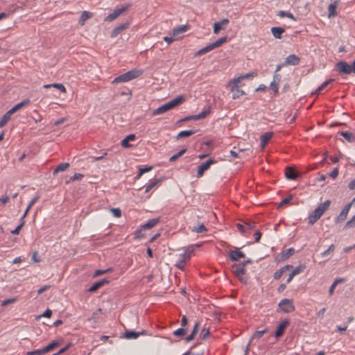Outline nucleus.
I'll return each instance as SVG.
<instances>
[{
  "label": "nucleus",
  "instance_id": "obj_1",
  "mask_svg": "<svg viewBox=\"0 0 355 355\" xmlns=\"http://www.w3.org/2000/svg\"><path fill=\"white\" fill-rule=\"evenodd\" d=\"M331 200H327L323 203L320 204L313 211L309 216V224L313 225L315 224L324 214V213L329 209L331 205Z\"/></svg>",
  "mask_w": 355,
  "mask_h": 355
},
{
  "label": "nucleus",
  "instance_id": "obj_2",
  "mask_svg": "<svg viewBox=\"0 0 355 355\" xmlns=\"http://www.w3.org/2000/svg\"><path fill=\"white\" fill-rule=\"evenodd\" d=\"M184 101V98L182 96H179L176 97L175 98L173 99L171 101H168V103L164 104L163 105L159 107L156 110H155L153 112V115H158L163 114L175 107L180 105Z\"/></svg>",
  "mask_w": 355,
  "mask_h": 355
},
{
  "label": "nucleus",
  "instance_id": "obj_3",
  "mask_svg": "<svg viewBox=\"0 0 355 355\" xmlns=\"http://www.w3.org/2000/svg\"><path fill=\"white\" fill-rule=\"evenodd\" d=\"M233 273L239 278L241 282L246 283L245 279L243 275L246 272L245 267L244 264L235 263L232 266Z\"/></svg>",
  "mask_w": 355,
  "mask_h": 355
},
{
  "label": "nucleus",
  "instance_id": "obj_4",
  "mask_svg": "<svg viewBox=\"0 0 355 355\" xmlns=\"http://www.w3.org/2000/svg\"><path fill=\"white\" fill-rule=\"evenodd\" d=\"M130 7V4H125L121 8L115 9L114 12L109 15H107L105 18V21H112L116 19L119 16H120L123 12L128 10V9Z\"/></svg>",
  "mask_w": 355,
  "mask_h": 355
},
{
  "label": "nucleus",
  "instance_id": "obj_5",
  "mask_svg": "<svg viewBox=\"0 0 355 355\" xmlns=\"http://www.w3.org/2000/svg\"><path fill=\"white\" fill-rule=\"evenodd\" d=\"M336 70L338 71L340 74H349L353 72L352 70V64L349 65L345 61H340L336 65Z\"/></svg>",
  "mask_w": 355,
  "mask_h": 355
},
{
  "label": "nucleus",
  "instance_id": "obj_6",
  "mask_svg": "<svg viewBox=\"0 0 355 355\" xmlns=\"http://www.w3.org/2000/svg\"><path fill=\"white\" fill-rule=\"evenodd\" d=\"M241 78H237L232 80V86L231 91L232 92V98L236 99L239 98L241 96L245 94V92L239 89V83L241 82Z\"/></svg>",
  "mask_w": 355,
  "mask_h": 355
},
{
  "label": "nucleus",
  "instance_id": "obj_7",
  "mask_svg": "<svg viewBox=\"0 0 355 355\" xmlns=\"http://www.w3.org/2000/svg\"><path fill=\"white\" fill-rule=\"evenodd\" d=\"M279 307L282 309L284 313H291L295 311V306L293 304L291 300L289 299H284L282 300L279 303Z\"/></svg>",
  "mask_w": 355,
  "mask_h": 355
},
{
  "label": "nucleus",
  "instance_id": "obj_8",
  "mask_svg": "<svg viewBox=\"0 0 355 355\" xmlns=\"http://www.w3.org/2000/svg\"><path fill=\"white\" fill-rule=\"evenodd\" d=\"M228 257L232 261H237L241 258L245 257V254L237 249L228 252Z\"/></svg>",
  "mask_w": 355,
  "mask_h": 355
},
{
  "label": "nucleus",
  "instance_id": "obj_9",
  "mask_svg": "<svg viewBox=\"0 0 355 355\" xmlns=\"http://www.w3.org/2000/svg\"><path fill=\"white\" fill-rule=\"evenodd\" d=\"M215 162H216L215 160H214L212 159H209L206 162H205L202 164H201L200 166H199L198 168L197 176L202 177L205 171H207L210 167V166Z\"/></svg>",
  "mask_w": 355,
  "mask_h": 355
},
{
  "label": "nucleus",
  "instance_id": "obj_10",
  "mask_svg": "<svg viewBox=\"0 0 355 355\" xmlns=\"http://www.w3.org/2000/svg\"><path fill=\"white\" fill-rule=\"evenodd\" d=\"M183 253L180 254L175 266L181 270H184L187 264V262L189 261L188 257H186Z\"/></svg>",
  "mask_w": 355,
  "mask_h": 355
},
{
  "label": "nucleus",
  "instance_id": "obj_11",
  "mask_svg": "<svg viewBox=\"0 0 355 355\" xmlns=\"http://www.w3.org/2000/svg\"><path fill=\"white\" fill-rule=\"evenodd\" d=\"M31 103V101L28 98L24 99L21 102L17 103L12 108L9 110L8 112L10 115L13 114L17 111L19 110L20 109L28 105Z\"/></svg>",
  "mask_w": 355,
  "mask_h": 355
},
{
  "label": "nucleus",
  "instance_id": "obj_12",
  "mask_svg": "<svg viewBox=\"0 0 355 355\" xmlns=\"http://www.w3.org/2000/svg\"><path fill=\"white\" fill-rule=\"evenodd\" d=\"M288 324H289L288 320H284L282 322H280V324L278 325L277 331L275 332L276 338H279L284 334L285 329H286V327H288Z\"/></svg>",
  "mask_w": 355,
  "mask_h": 355
},
{
  "label": "nucleus",
  "instance_id": "obj_13",
  "mask_svg": "<svg viewBox=\"0 0 355 355\" xmlns=\"http://www.w3.org/2000/svg\"><path fill=\"white\" fill-rule=\"evenodd\" d=\"M300 59L298 56H297L294 54H292V55H288L286 58L284 64L295 66L300 63Z\"/></svg>",
  "mask_w": 355,
  "mask_h": 355
},
{
  "label": "nucleus",
  "instance_id": "obj_14",
  "mask_svg": "<svg viewBox=\"0 0 355 355\" xmlns=\"http://www.w3.org/2000/svg\"><path fill=\"white\" fill-rule=\"evenodd\" d=\"M285 175L287 179L296 180L299 176L298 173L293 167H287L285 171Z\"/></svg>",
  "mask_w": 355,
  "mask_h": 355
},
{
  "label": "nucleus",
  "instance_id": "obj_15",
  "mask_svg": "<svg viewBox=\"0 0 355 355\" xmlns=\"http://www.w3.org/2000/svg\"><path fill=\"white\" fill-rule=\"evenodd\" d=\"M128 26H129V24L127 23V24H121L119 25L118 26L115 27L111 33V37H116L119 34L122 33L124 30L128 28Z\"/></svg>",
  "mask_w": 355,
  "mask_h": 355
},
{
  "label": "nucleus",
  "instance_id": "obj_16",
  "mask_svg": "<svg viewBox=\"0 0 355 355\" xmlns=\"http://www.w3.org/2000/svg\"><path fill=\"white\" fill-rule=\"evenodd\" d=\"M159 222V218L150 219L146 223L141 225V229L150 230L155 227Z\"/></svg>",
  "mask_w": 355,
  "mask_h": 355
},
{
  "label": "nucleus",
  "instance_id": "obj_17",
  "mask_svg": "<svg viewBox=\"0 0 355 355\" xmlns=\"http://www.w3.org/2000/svg\"><path fill=\"white\" fill-rule=\"evenodd\" d=\"M285 32V29L282 27H272L271 33L272 35L277 39H281L282 35Z\"/></svg>",
  "mask_w": 355,
  "mask_h": 355
},
{
  "label": "nucleus",
  "instance_id": "obj_18",
  "mask_svg": "<svg viewBox=\"0 0 355 355\" xmlns=\"http://www.w3.org/2000/svg\"><path fill=\"white\" fill-rule=\"evenodd\" d=\"M229 23V20L227 19H224L220 21L216 22L214 24V33L217 34L219 33L220 30L222 29L223 25H227Z\"/></svg>",
  "mask_w": 355,
  "mask_h": 355
},
{
  "label": "nucleus",
  "instance_id": "obj_19",
  "mask_svg": "<svg viewBox=\"0 0 355 355\" xmlns=\"http://www.w3.org/2000/svg\"><path fill=\"white\" fill-rule=\"evenodd\" d=\"M272 132H266L265 134L262 135L260 137L261 139V145L262 148H264L266 144L268 142V141L272 138Z\"/></svg>",
  "mask_w": 355,
  "mask_h": 355
},
{
  "label": "nucleus",
  "instance_id": "obj_20",
  "mask_svg": "<svg viewBox=\"0 0 355 355\" xmlns=\"http://www.w3.org/2000/svg\"><path fill=\"white\" fill-rule=\"evenodd\" d=\"M93 17V13L88 11H83L81 14L80 18L79 19V24L81 26H83L85 21Z\"/></svg>",
  "mask_w": 355,
  "mask_h": 355
},
{
  "label": "nucleus",
  "instance_id": "obj_21",
  "mask_svg": "<svg viewBox=\"0 0 355 355\" xmlns=\"http://www.w3.org/2000/svg\"><path fill=\"white\" fill-rule=\"evenodd\" d=\"M189 26L187 25H180L173 30V36H178L179 34L186 32Z\"/></svg>",
  "mask_w": 355,
  "mask_h": 355
},
{
  "label": "nucleus",
  "instance_id": "obj_22",
  "mask_svg": "<svg viewBox=\"0 0 355 355\" xmlns=\"http://www.w3.org/2000/svg\"><path fill=\"white\" fill-rule=\"evenodd\" d=\"M108 281H107L106 279H101L100 281H98L96 282H95L89 288V292H94L96 291H97L98 288H100L101 286H103V285H105V284L107 283Z\"/></svg>",
  "mask_w": 355,
  "mask_h": 355
},
{
  "label": "nucleus",
  "instance_id": "obj_23",
  "mask_svg": "<svg viewBox=\"0 0 355 355\" xmlns=\"http://www.w3.org/2000/svg\"><path fill=\"white\" fill-rule=\"evenodd\" d=\"M346 279L345 278H337L335 279V281L333 282L331 286H330V288L329 290V295H332L334 293V290L336 287V286L338 284L344 283L345 282Z\"/></svg>",
  "mask_w": 355,
  "mask_h": 355
},
{
  "label": "nucleus",
  "instance_id": "obj_24",
  "mask_svg": "<svg viewBox=\"0 0 355 355\" xmlns=\"http://www.w3.org/2000/svg\"><path fill=\"white\" fill-rule=\"evenodd\" d=\"M43 87L46 88V89L54 87V88L59 89L60 91H61L63 93L67 92V89H66L65 87L62 83H53V84L44 85L43 86Z\"/></svg>",
  "mask_w": 355,
  "mask_h": 355
},
{
  "label": "nucleus",
  "instance_id": "obj_25",
  "mask_svg": "<svg viewBox=\"0 0 355 355\" xmlns=\"http://www.w3.org/2000/svg\"><path fill=\"white\" fill-rule=\"evenodd\" d=\"M131 80L128 73H125L114 79L112 83H125Z\"/></svg>",
  "mask_w": 355,
  "mask_h": 355
},
{
  "label": "nucleus",
  "instance_id": "obj_26",
  "mask_svg": "<svg viewBox=\"0 0 355 355\" xmlns=\"http://www.w3.org/2000/svg\"><path fill=\"white\" fill-rule=\"evenodd\" d=\"M200 246V244H196V245H189V247L187 248V249L185 250V251H184V252L183 254L184 255H187L186 256L187 257L188 256V259L190 260V259L191 257V254L193 253L195 250L197 248H199Z\"/></svg>",
  "mask_w": 355,
  "mask_h": 355
},
{
  "label": "nucleus",
  "instance_id": "obj_27",
  "mask_svg": "<svg viewBox=\"0 0 355 355\" xmlns=\"http://www.w3.org/2000/svg\"><path fill=\"white\" fill-rule=\"evenodd\" d=\"M334 79H329L324 81L322 85H320L318 89L312 92V95L320 94L322 91H323L331 83L334 82Z\"/></svg>",
  "mask_w": 355,
  "mask_h": 355
},
{
  "label": "nucleus",
  "instance_id": "obj_28",
  "mask_svg": "<svg viewBox=\"0 0 355 355\" xmlns=\"http://www.w3.org/2000/svg\"><path fill=\"white\" fill-rule=\"evenodd\" d=\"M338 134L343 136L349 142H354L355 141V135L352 132L341 131L339 132Z\"/></svg>",
  "mask_w": 355,
  "mask_h": 355
},
{
  "label": "nucleus",
  "instance_id": "obj_29",
  "mask_svg": "<svg viewBox=\"0 0 355 355\" xmlns=\"http://www.w3.org/2000/svg\"><path fill=\"white\" fill-rule=\"evenodd\" d=\"M69 166V164L68 163H66V162H62L61 164H60L53 171V175H57L59 172H61V171H64L67 168H68Z\"/></svg>",
  "mask_w": 355,
  "mask_h": 355
},
{
  "label": "nucleus",
  "instance_id": "obj_30",
  "mask_svg": "<svg viewBox=\"0 0 355 355\" xmlns=\"http://www.w3.org/2000/svg\"><path fill=\"white\" fill-rule=\"evenodd\" d=\"M135 135H132V134L129 135L121 141V144L124 148H128L130 146V145L129 144L130 141H133V140H135Z\"/></svg>",
  "mask_w": 355,
  "mask_h": 355
},
{
  "label": "nucleus",
  "instance_id": "obj_31",
  "mask_svg": "<svg viewBox=\"0 0 355 355\" xmlns=\"http://www.w3.org/2000/svg\"><path fill=\"white\" fill-rule=\"evenodd\" d=\"M213 49H214V48L211 46V44H210L208 46H205V48H202V49H200L199 51H196L194 55L196 57L200 56V55H204V54L207 53V52H209V51H211Z\"/></svg>",
  "mask_w": 355,
  "mask_h": 355
},
{
  "label": "nucleus",
  "instance_id": "obj_32",
  "mask_svg": "<svg viewBox=\"0 0 355 355\" xmlns=\"http://www.w3.org/2000/svg\"><path fill=\"white\" fill-rule=\"evenodd\" d=\"M196 130H183L181 131L176 137L177 139H180L183 137H189L193 134L196 133Z\"/></svg>",
  "mask_w": 355,
  "mask_h": 355
},
{
  "label": "nucleus",
  "instance_id": "obj_33",
  "mask_svg": "<svg viewBox=\"0 0 355 355\" xmlns=\"http://www.w3.org/2000/svg\"><path fill=\"white\" fill-rule=\"evenodd\" d=\"M290 268H292V266L288 265L278 270L274 273V278L275 279H279L282 277L283 273L285 272V270L289 269Z\"/></svg>",
  "mask_w": 355,
  "mask_h": 355
},
{
  "label": "nucleus",
  "instance_id": "obj_34",
  "mask_svg": "<svg viewBox=\"0 0 355 355\" xmlns=\"http://www.w3.org/2000/svg\"><path fill=\"white\" fill-rule=\"evenodd\" d=\"M139 336V333L134 331H127L124 334V337L127 339H136Z\"/></svg>",
  "mask_w": 355,
  "mask_h": 355
},
{
  "label": "nucleus",
  "instance_id": "obj_35",
  "mask_svg": "<svg viewBox=\"0 0 355 355\" xmlns=\"http://www.w3.org/2000/svg\"><path fill=\"white\" fill-rule=\"evenodd\" d=\"M279 80H280L279 75H275L274 80L270 84L271 89L275 90V92H278V85H279Z\"/></svg>",
  "mask_w": 355,
  "mask_h": 355
},
{
  "label": "nucleus",
  "instance_id": "obj_36",
  "mask_svg": "<svg viewBox=\"0 0 355 355\" xmlns=\"http://www.w3.org/2000/svg\"><path fill=\"white\" fill-rule=\"evenodd\" d=\"M127 73L129 75V78H130V80H132L134 78H136L140 76L142 74V71L134 69V70L129 71Z\"/></svg>",
  "mask_w": 355,
  "mask_h": 355
},
{
  "label": "nucleus",
  "instance_id": "obj_37",
  "mask_svg": "<svg viewBox=\"0 0 355 355\" xmlns=\"http://www.w3.org/2000/svg\"><path fill=\"white\" fill-rule=\"evenodd\" d=\"M209 113H210V110L207 109V110H205L203 112H200L198 114L192 115L191 118L194 119L195 120H198V119H204L207 115H209Z\"/></svg>",
  "mask_w": 355,
  "mask_h": 355
},
{
  "label": "nucleus",
  "instance_id": "obj_38",
  "mask_svg": "<svg viewBox=\"0 0 355 355\" xmlns=\"http://www.w3.org/2000/svg\"><path fill=\"white\" fill-rule=\"evenodd\" d=\"M60 345V343L58 341H56V340H53V342H51V343H49L47 346H46L45 347H44V352L46 353L53 350V349H55V347H57L58 345Z\"/></svg>",
  "mask_w": 355,
  "mask_h": 355
},
{
  "label": "nucleus",
  "instance_id": "obj_39",
  "mask_svg": "<svg viewBox=\"0 0 355 355\" xmlns=\"http://www.w3.org/2000/svg\"><path fill=\"white\" fill-rule=\"evenodd\" d=\"M192 232L197 233H202L207 232V227L202 223L198 224L197 226L193 227Z\"/></svg>",
  "mask_w": 355,
  "mask_h": 355
},
{
  "label": "nucleus",
  "instance_id": "obj_40",
  "mask_svg": "<svg viewBox=\"0 0 355 355\" xmlns=\"http://www.w3.org/2000/svg\"><path fill=\"white\" fill-rule=\"evenodd\" d=\"M11 119L10 114L7 112L0 120V128L3 127Z\"/></svg>",
  "mask_w": 355,
  "mask_h": 355
},
{
  "label": "nucleus",
  "instance_id": "obj_41",
  "mask_svg": "<svg viewBox=\"0 0 355 355\" xmlns=\"http://www.w3.org/2000/svg\"><path fill=\"white\" fill-rule=\"evenodd\" d=\"M347 215H348V214L346 213L345 211L342 210L341 212L340 213V214L335 219L336 223H340L344 221L347 218Z\"/></svg>",
  "mask_w": 355,
  "mask_h": 355
},
{
  "label": "nucleus",
  "instance_id": "obj_42",
  "mask_svg": "<svg viewBox=\"0 0 355 355\" xmlns=\"http://www.w3.org/2000/svg\"><path fill=\"white\" fill-rule=\"evenodd\" d=\"M227 40V37H220V39H218L215 42H214V43H212L211 44V46H213V48L214 49L216 48H218V47L220 46L226 42Z\"/></svg>",
  "mask_w": 355,
  "mask_h": 355
},
{
  "label": "nucleus",
  "instance_id": "obj_43",
  "mask_svg": "<svg viewBox=\"0 0 355 355\" xmlns=\"http://www.w3.org/2000/svg\"><path fill=\"white\" fill-rule=\"evenodd\" d=\"M329 17H335L336 14V5L331 3L328 7Z\"/></svg>",
  "mask_w": 355,
  "mask_h": 355
},
{
  "label": "nucleus",
  "instance_id": "obj_44",
  "mask_svg": "<svg viewBox=\"0 0 355 355\" xmlns=\"http://www.w3.org/2000/svg\"><path fill=\"white\" fill-rule=\"evenodd\" d=\"M277 15L281 17H288V18L292 19L293 20H295L293 15L292 13L289 12L281 10V11H279Z\"/></svg>",
  "mask_w": 355,
  "mask_h": 355
},
{
  "label": "nucleus",
  "instance_id": "obj_45",
  "mask_svg": "<svg viewBox=\"0 0 355 355\" xmlns=\"http://www.w3.org/2000/svg\"><path fill=\"white\" fill-rule=\"evenodd\" d=\"M44 354H46V352H44V349L42 348L40 349L27 352L26 355H43Z\"/></svg>",
  "mask_w": 355,
  "mask_h": 355
},
{
  "label": "nucleus",
  "instance_id": "obj_46",
  "mask_svg": "<svg viewBox=\"0 0 355 355\" xmlns=\"http://www.w3.org/2000/svg\"><path fill=\"white\" fill-rule=\"evenodd\" d=\"M294 252L295 250L293 248H288L282 252V257L284 259H288L290 256L293 255Z\"/></svg>",
  "mask_w": 355,
  "mask_h": 355
},
{
  "label": "nucleus",
  "instance_id": "obj_47",
  "mask_svg": "<svg viewBox=\"0 0 355 355\" xmlns=\"http://www.w3.org/2000/svg\"><path fill=\"white\" fill-rule=\"evenodd\" d=\"M355 227V215L347 222V223L344 226V229L352 228Z\"/></svg>",
  "mask_w": 355,
  "mask_h": 355
},
{
  "label": "nucleus",
  "instance_id": "obj_48",
  "mask_svg": "<svg viewBox=\"0 0 355 355\" xmlns=\"http://www.w3.org/2000/svg\"><path fill=\"white\" fill-rule=\"evenodd\" d=\"M306 268V266L304 265H300L297 267H296L293 271H292V273H293V275H296L297 274H300L301 272H302L304 269Z\"/></svg>",
  "mask_w": 355,
  "mask_h": 355
},
{
  "label": "nucleus",
  "instance_id": "obj_49",
  "mask_svg": "<svg viewBox=\"0 0 355 355\" xmlns=\"http://www.w3.org/2000/svg\"><path fill=\"white\" fill-rule=\"evenodd\" d=\"M160 180H155L153 182H150L146 186L145 192H149Z\"/></svg>",
  "mask_w": 355,
  "mask_h": 355
},
{
  "label": "nucleus",
  "instance_id": "obj_50",
  "mask_svg": "<svg viewBox=\"0 0 355 355\" xmlns=\"http://www.w3.org/2000/svg\"><path fill=\"white\" fill-rule=\"evenodd\" d=\"M83 177L84 175L83 174L75 173L72 177L70 178L69 180L67 181V183H69L71 181L81 180Z\"/></svg>",
  "mask_w": 355,
  "mask_h": 355
},
{
  "label": "nucleus",
  "instance_id": "obj_51",
  "mask_svg": "<svg viewBox=\"0 0 355 355\" xmlns=\"http://www.w3.org/2000/svg\"><path fill=\"white\" fill-rule=\"evenodd\" d=\"M152 168H153V166H146L144 168H140L139 173L137 175V178H139L144 173L151 171Z\"/></svg>",
  "mask_w": 355,
  "mask_h": 355
},
{
  "label": "nucleus",
  "instance_id": "obj_52",
  "mask_svg": "<svg viewBox=\"0 0 355 355\" xmlns=\"http://www.w3.org/2000/svg\"><path fill=\"white\" fill-rule=\"evenodd\" d=\"M246 230L254 229L256 227V223L253 221H248L244 223Z\"/></svg>",
  "mask_w": 355,
  "mask_h": 355
},
{
  "label": "nucleus",
  "instance_id": "obj_53",
  "mask_svg": "<svg viewBox=\"0 0 355 355\" xmlns=\"http://www.w3.org/2000/svg\"><path fill=\"white\" fill-rule=\"evenodd\" d=\"M267 331V329H265L263 330L257 331L254 334L252 338H260Z\"/></svg>",
  "mask_w": 355,
  "mask_h": 355
},
{
  "label": "nucleus",
  "instance_id": "obj_54",
  "mask_svg": "<svg viewBox=\"0 0 355 355\" xmlns=\"http://www.w3.org/2000/svg\"><path fill=\"white\" fill-rule=\"evenodd\" d=\"M110 211L116 218H119L121 216V211L119 208H112Z\"/></svg>",
  "mask_w": 355,
  "mask_h": 355
},
{
  "label": "nucleus",
  "instance_id": "obj_55",
  "mask_svg": "<svg viewBox=\"0 0 355 355\" xmlns=\"http://www.w3.org/2000/svg\"><path fill=\"white\" fill-rule=\"evenodd\" d=\"M187 331L183 328H180L173 332V334L177 336H183L186 334Z\"/></svg>",
  "mask_w": 355,
  "mask_h": 355
},
{
  "label": "nucleus",
  "instance_id": "obj_56",
  "mask_svg": "<svg viewBox=\"0 0 355 355\" xmlns=\"http://www.w3.org/2000/svg\"><path fill=\"white\" fill-rule=\"evenodd\" d=\"M335 249V247H334V244H331L327 250H325L324 252H323L322 253V256L323 257H326L328 254H329L330 252H333Z\"/></svg>",
  "mask_w": 355,
  "mask_h": 355
},
{
  "label": "nucleus",
  "instance_id": "obj_57",
  "mask_svg": "<svg viewBox=\"0 0 355 355\" xmlns=\"http://www.w3.org/2000/svg\"><path fill=\"white\" fill-rule=\"evenodd\" d=\"M209 336V329L204 328L202 330V338L203 340L207 339Z\"/></svg>",
  "mask_w": 355,
  "mask_h": 355
},
{
  "label": "nucleus",
  "instance_id": "obj_58",
  "mask_svg": "<svg viewBox=\"0 0 355 355\" xmlns=\"http://www.w3.org/2000/svg\"><path fill=\"white\" fill-rule=\"evenodd\" d=\"M39 199H40V196H35V198H33L31 200V202H30V203H29V205H28V210H30V209H31V207H33V206L36 203V202H37Z\"/></svg>",
  "mask_w": 355,
  "mask_h": 355
},
{
  "label": "nucleus",
  "instance_id": "obj_59",
  "mask_svg": "<svg viewBox=\"0 0 355 355\" xmlns=\"http://www.w3.org/2000/svg\"><path fill=\"white\" fill-rule=\"evenodd\" d=\"M16 301V298H10L6 300H3L1 303L2 306H5L9 304L13 303Z\"/></svg>",
  "mask_w": 355,
  "mask_h": 355
},
{
  "label": "nucleus",
  "instance_id": "obj_60",
  "mask_svg": "<svg viewBox=\"0 0 355 355\" xmlns=\"http://www.w3.org/2000/svg\"><path fill=\"white\" fill-rule=\"evenodd\" d=\"M291 199H292V196H288V197H287V198H284V200H282L281 201V202L279 203V206H284V205H285L288 204V203L290 202V201L291 200Z\"/></svg>",
  "mask_w": 355,
  "mask_h": 355
},
{
  "label": "nucleus",
  "instance_id": "obj_61",
  "mask_svg": "<svg viewBox=\"0 0 355 355\" xmlns=\"http://www.w3.org/2000/svg\"><path fill=\"white\" fill-rule=\"evenodd\" d=\"M23 225H24V222L21 223L19 225H18L14 230L11 231V233L12 234H15V235L19 234Z\"/></svg>",
  "mask_w": 355,
  "mask_h": 355
},
{
  "label": "nucleus",
  "instance_id": "obj_62",
  "mask_svg": "<svg viewBox=\"0 0 355 355\" xmlns=\"http://www.w3.org/2000/svg\"><path fill=\"white\" fill-rule=\"evenodd\" d=\"M338 173H339V171H338V168H335L329 174V176L334 179H335L336 178L338 177Z\"/></svg>",
  "mask_w": 355,
  "mask_h": 355
},
{
  "label": "nucleus",
  "instance_id": "obj_63",
  "mask_svg": "<svg viewBox=\"0 0 355 355\" xmlns=\"http://www.w3.org/2000/svg\"><path fill=\"white\" fill-rule=\"evenodd\" d=\"M144 229H141V227L137 230L135 231V235L137 239H141L143 238L144 236L142 234V230Z\"/></svg>",
  "mask_w": 355,
  "mask_h": 355
},
{
  "label": "nucleus",
  "instance_id": "obj_64",
  "mask_svg": "<svg viewBox=\"0 0 355 355\" xmlns=\"http://www.w3.org/2000/svg\"><path fill=\"white\" fill-rule=\"evenodd\" d=\"M71 343H68L64 347L60 349L58 353L54 354L53 355H58L65 352L71 347Z\"/></svg>",
  "mask_w": 355,
  "mask_h": 355
}]
</instances>
